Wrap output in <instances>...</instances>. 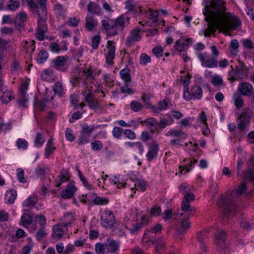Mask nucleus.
<instances>
[{
	"mask_svg": "<svg viewBox=\"0 0 254 254\" xmlns=\"http://www.w3.org/2000/svg\"><path fill=\"white\" fill-rule=\"evenodd\" d=\"M49 57L48 53L46 51H41L36 58V61L39 64H42L47 60Z\"/></svg>",
	"mask_w": 254,
	"mask_h": 254,
	"instance_id": "f704fd0d",
	"label": "nucleus"
},
{
	"mask_svg": "<svg viewBox=\"0 0 254 254\" xmlns=\"http://www.w3.org/2000/svg\"><path fill=\"white\" fill-rule=\"evenodd\" d=\"M93 79V70L88 68L87 70H84L82 71V74L80 77L73 76L70 78V82L74 86H80V82L82 81V86L84 88H88V79Z\"/></svg>",
	"mask_w": 254,
	"mask_h": 254,
	"instance_id": "423d86ee",
	"label": "nucleus"
},
{
	"mask_svg": "<svg viewBox=\"0 0 254 254\" xmlns=\"http://www.w3.org/2000/svg\"><path fill=\"white\" fill-rule=\"evenodd\" d=\"M197 239L200 245L201 249L203 251L205 252L206 251V246L204 242V240L207 237V232L199 231L197 233Z\"/></svg>",
	"mask_w": 254,
	"mask_h": 254,
	"instance_id": "a878e982",
	"label": "nucleus"
},
{
	"mask_svg": "<svg viewBox=\"0 0 254 254\" xmlns=\"http://www.w3.org/2000/svg\"><path fill=\"white\" fill-rule=\"evenodd\" d=\"M142 228V225L138 223L133 224L132 228L128 229L131 234H137L140 230Z\"/></svg>",
	"mask_w": 254,
	"mask_h": 254,
	"instance_id": "052dcab7",
	"label": "nucleus"
},
{
	"mask_svg": "<svg viewBox=\"0 0 254 254\" xmlns=\"http://www.w3.org/2000/svg\"><path fill=\"white\" fill-rule=\"evenodd\" d=\"M174 215L171 209L165 210L162 214V218L165 221H167Z\"/></svg>",
	"mask_w": 254,
	"mask_h": 254,
	"instance_id": "13d9d810",
	"label": "nucleus"
},
{
	"mask_svg": "<svg viewBox=\"0 0 254 254\" xmlns=\"http://www.w3.org/2000/svg\"><path fill=\"white\" fill-rule=\"evenodd\" d=\"M252 85L248 82H242L239 86V91L240 93L244 96H250L253 95Z\"/></svg>",
	"mask_w": 254,
	"mask_h": 254,
	"instance_id": "6ab92c4d",
	"label": "nucleus"
},
{
	"mask_svg": "<svg viewBox=\"0 0 254 254\" xmlns=\"http://www.w3.org/2000/svg\"><path fill=\"white\" fill-rule=\"evenodd\" d=\"M63 220L62 223L56 224L53 227L52 235L53 237L58 239L63 237L64 232L67 230L66 227L73 223L74 219L71 213H68L64 216Z\"/></svg>",
	"mask_w": 254,
	"mask_h": 254,
	"instance_id": "39448f33",
	"label": "nucleus"
},
{
	"mask_svg": "<svg viewBox=\"0 0 254 254\" xmlns=\"http://www.w3.org/2000/svg\"><path fill=\"white\" fill-rule=\"evenodd\" d=\"M185 134L182 129H170L166 134L167 136L178 137Z\"/></svg>",
	"mask_w": 254,
	"mask_h": 254,
	"instance_id": "ea45409f",
	"label": "nucleus"
},
{
	"mask_svg": "<svg viewBox=\"0 0 254 254\" xmlns=\"http://www.w3.org/2000/svg\"><path fill=\"white\" fill-rule=\"evenodd\" d=\"M218 64L216 58L211 57L206 60L203 66L208 68H214L217 67Z\"/></svg>",
	"mask_w": 254,
	"mask_h": 254,
	"instance_id": "72a5a7b5",
	"label": "nucleus"
},
{
	"mask_svg": "<svg viewBox=\"0 0 254 254\" xmlns=\"http://www.w3.org/2000/svg\"><path fill=\"white\" fill-rule=\"evenodd\" d=\"M233 99L235 105L237 109H240L243 106L244 101L241 95L238 93L235 94L233 96Z\"/></svg>",
	"mask_w": 254,
	"mask_h": 254,
	"instance_id": "473e14b6",
	"label": "nucleus"
},
{
	"mask_svg": "<svg viewBox=\"0 0 254 254\" xmlns=\"http://www.w3.org/2000/svg\"><path fill=\"white\" fill-rule=\"evenodd\" d=\"M190 95L191 99H200L202 97V90L201 88L198 85H193L191 89Z\"/></svg>",
	"mask_w": 254,
	"mask_h": 254,
	"instance_id": "b1692460",
	"label": "nucleus"
},
{
	"mask_svg": "<svg viewBox=\"0 0 254 254\" xmlns=\"http://www.w3.org/2000/svg\"><path fill=\"white\" fill-rule=\"evenodd\" d=\"M115 218L111 211H105L101 218L102 225L107 228H112L114 224Z\"/></svg>",
	"mask_w": 254,
	"mask_h": 254,
	"instance_id": "9d476101",
	"label": "nucleus"
},
{
	"mask_svg": "<svg viewBox=\"0 0 254 254\" xmlns=\"http://www.w3.org/2000/svg\"><path fill=\"white\" fill-rule=\"evenodd\" d=\"M14 97V96L13 95L12 91L9 90H6L3 93V95L0 98L3 103L7 104L11 101Z\"/></svg>",
	"mask_w": 254,
	"mask_h": 254,
	"instance_id": "bb28decb",
	"label": "nucleus"
},
{
	"mask_svg": "<svg viewBox=\"0 0 254 254\" xmlns=\"http://www.w3.org/2000/svg\"><path fill=\"white\" fill-rule=\"evenodd\" d=\"M141 31L139 28H136L130 31L126 39V46L129 47L135 42L139 41L141 39Z\"/></svg>",
	"mask_w": 254,
	"mask_h": 254,
	"instance_id": "9b49d317",
	"label": "nucleus"
},
{
	"mask_svg": "<svg viewBox=\"0 0 254 254\" xmlns=\"http://www.w3.org/2000/svg\"><path fill=\"white\" fill-rule=\"evenodd\" d=\"M104 243H98L95 246V251L97 254H107Z\"/></svg>",
	"mask_w": 254,
	"mask_h": 254,
	"instance_id": "a19ab883",
	"label": "nucleus"
},
{
	"mask_svg": "<svg viewBox=\"0 0 254 254\" xmlns=\"http://www.w3.org/2000/svg\"><path fill=\"white\" fill-rule=\"evenodd\" d=\"M158 12L157 11H151L149 10L148 12L146 13V15L147 17L150 20H152L153 22L157 23L158 19Z\"/></svg>",
	"mask_w": 254,
	"mask_h": 254,
	"instance_id": "09e8293b",
	"label": "nucleus"
},
{
	"mask_svg": "<svg viewBox=\"0 0 254 254\" xmlns=\"http://www.w3.org/2000/svg\"><path fill=\"white\" fill-rule=\"evenodd\" d=\"M47 0H39L37 9V12L39 16V19L38 21H44L46 22L47 19V11L46 9Z\"/></svg>",
	"mask_w": 254,
	"mask_h": 254,
	"instance_id": "ddd939ff",
	"label": "nucleus"
},
{
	"mask_svg": "<svg viewBox=\"0 0 254 254\" xmlns=\"http://www.w3.org/2000/svg\"><path fill=\"white\" fill-rule=\"evenodd\" d=\"M98 20L91 13H88L85 18V27L88 31H93L95 30L98 25Z\"/></svg>",
	"mask_w": 254,
	"mask_h": 254,
	"instance_id": "4468645a",
	"label": "nucleus"
},
{
	"mask_svg": "<svg viewBox=\"0 0 254 254\" xmlns=\"http://www.w3.org/2000/svg\"><path fill=\"white\" fill-rule=\"evenodd\" d=\"M20 221L22 222V225L25 226L32 222V218L30 215L26 213L22 215Z\"/></svg>",
	"mask_w": 254,
	"mask_h": 254,
	"instance_id": "49530a36",
	"label": "nucleus"
},
{
	"mask_svg": "<svg viewBox=\"0 0 254 254\" xmlns=\"http://www.w3.org/2000/svg\"><path fill=\"white\" fill-rule=\"evenodd\" d=\"M190 202L186 201H182L181 210L184 211L181 213H175L174 219L180 223V226L176 227V230L180 234H185L190 228V225L189 221L190 216L192 215L195 212V208L194 206H190Z\"/></svg>",
	"mask_w": 254,
	"mask_h": 254,
	"instance_id": "7ed1b4c3",
	"label": "nucleus"
},
{
	"mask_svg": "<svg viewBox=\"0 0 254 254\" xmlns=\"http://www.w3.org/2000/svg\"><path fill=\"white\" fill-rule=\"evenodd\" d=\"M249 168L244 173V179L249 180L254 186V157L251 159L249 163Z\"/></svg>",
	"mask_w": 254,
	"mask_h": 254,
	"instance_id": "a211bd4d",
	"label": "nucleus"
},
{
	"mask_svg": "<svg viewBox=\"0 0 254 254\" xmlns=\"http://www.w3.org/2000/svg\"><path fill=\"white\" fill-rule=\"evenodd\" d=\"M247 190L246 184L243 182L238 188L232 190L230 194L222 195L218 199L217 204L223 211V217L229 218L230 213L234 214L237 211V205L241 196Z\"/></svg>",
	"mask_w": 254,
	"mask_h": 254,
	"instance_id": "f03ea898",
	"label": "nucleus"
},
{
	"mask_svg": "<svg viewBox=\"0 0 254 254\" xmlns=\"http://www.w3.org/2000/svg\"><path fill=\"white\" fill-rule=\"evenodd\" d=\"M197 162V160L196 159L192 158V160L190 161L189 163V166H187L186 168L185 167L180 166L179 167V169L180 170L181 173L186 174V173L189 172L192 168L193 165L196 163Z\"/></svg>",
	"mask_w": 254,
	"mask_h": 254,
	"instance_id": "e433bc0d",
	"label": "nucleus"
},
{
	"mask_svg": "<svg viewBox=\"0 0 254 254\" xmlns=\"http://www.w3.org/2000/svg\"><path fill=\"white\" fill-rule=\"evenodd\" d=\"M111 182L113 183L114 185H117V187L119 189L124 188L126 185L123 178L120 176H114V179H112Z\"/></svg>",
	"mask_w": 254,
	"mask_h": 254,
	"instance_id": "2f4dec72",
	"label": "nucleus"
},
{
	"mask_svg": "<svg viewBox=\"0 0 254 254\" xmlns=\"http://www.w3.org/2000/svg\"><path fill=\"white\" fill-rule=\"evenodd\" d=\"M123 129L118 127H115L112 130V134L114 137L119 139L122 136Z\"/></svg>",
	"mask_w": 254,
	"mask_h": 254,
	"instance_id": "680f3d73",
	"label": "nucleus"
},
{
	"mask_svg": "<svg viewBox=\"0 0 254 254\" xmlns=\"http://www.w3.org/2000/svg\"><path fill=\"white\" fill-rule=\"evenodd\" d=\"M159 145L154 143L151 144L149 147V149L148 152L146 154V157L147 158V160L149 162L151 161L153 158L156 157L158 154V152L159 151Z\"/></svg>",
	"mask_w": 254,
	"mask_h": 254,
	"instance_id": "412c9836",
	"label": "nucleus"
},
{
	"mask_svg": "<svg viewBox=\"0 0 254 254\" xmlns=\"http://www.w3.org/2000/svg\"><path fill=\"white\" fill-rule=\"evenodd\" d=\"M101 39V38L99 35H97L93 37L92 39V47L93 49H97L100 43Z\"/></svg>",
	"mask_w": 254,
	"mask_h": 254,
	"instance_id": "6e6d98bb",
	"label": "nucleus"
},
{
	"mask_svg": "<svg viewBox=\"0 0 254 254\" xmlns=\"http://www.w3.org/2000/svg\"><path fill=\"white\" fill-rule=\"evenodd\" d=\"M61 175L58 177V179H56L55 181L56 186L57 187H59L62 183L65 182L68 180V178L67 177L68 172L66 170L63 169L61 173Z\"/></svg>",
	"mask_w": 254,
	"mask_h": 254,
	"instance_id": "393cba45",
	"label": "nucleus"
},
{
	"mask_svg": "<svg viewBox=\"0 0 254 254\" xmlns=\"http://www.w3.org/2000/svg\"><path fill=\"white\" fill-rule=\"evenodd\" d=\"M190 80V78L186 76H182L181 78V81L183 82L184 86L183 97L184 99L187 101H189L191 99V96L189 89Z\"/></svg>",
	"mask_w": 254,
	"mask_h": 254,
	"instance_id": "aec40b11",
	"label": "nucleus"
},
{
	"mask_svg": "<svg viewBox=\"0 0 254 254\" xmlns=\"http://www.w3.org/2000/svg\"><path fill=\"white\" fill-rule=\"evenodd\" d=\"M251 119V114L248 111L243 112L237 118L238 128L240 132L246 133L247 131V127L250 125Z\"/></svg>",
	"mask_w": 254,
	"mask_h": 254,
	"instance_id": "0eeeda50",
	"label": "nucleus"
},
{
	"mask_svg": "<svg viewBox=\"0 0 254 254\" xmlns=\"http://www.w3.org/2000/svg\"><path fill=\"white\" fill-rule=\"evenodd\" d=\"M107 253H113L119 249L120 243L113 239L108 238L104 243Z\"/></svg>",
	"mask_w": 254,
	"mask_h": 254,
	"instance_id": "dca6fc26",
	"label": "nucleus"
},
{
	"mask_svg": "<svg viewBox=\"0 0 254 254\" xmlns=\"http://www.w3.org/2000/svg\"><path fill=\"white\" fill-rule=\"evenodd\" d=\"M45 140L43 137V135L40 133H38L35 140V145L36 146H41L45 142Z\"/></svg>",
	"mask_w": 254,
	"mask_h": 254,
	"instance_id": "0e129e2a",
	"label": "nucleus"
},
{
	"mask_svg": "<svg viewBox=\"0 0 254 254\" xmlns=\"http://www.w3.org/2000/svg\"><path fill=\"white\" fill-rule=\"evenodd\" d=\"M121 92L122 93H126L128 95L134 93L133 90L129 87V82L125 83L124 86L121 87Z\"/></svg>",
	"mask_w": 254,
	"mask_h": 254,
	"instance_id": "5fc2aeb1",
	"label": "nucleus"
},
{
	"mask_svg": "<svg viewBox=\"0 0 254 254\" xmlns=\"http://www.w3.org/2000/svg\"><path fill=\"white\" fill-rule=\"evenodd\" d=\"M90 109H95L97 108H99L101 107L100 104V102L97 99H95L94 100H91L87 103Z\"/></svg>",
	"mask_w": 254,
	"mask_h": 254,
	"instance_id": "338daca9",
	"label": "nucleus"
},
{
	"mask_svg": "<svg viewBox=\"0 0 254 254\" xmlns=\"http://www.w3.org/2000/svg\"><path fill=\"white\" fill-rule=\"evenodd\" d=\"M190 40V39H187L186 40L179 39L176 42L174 45V49L182 57L185 63H186L188 59L186 49L189 46L188 42Z\"/></svg>",
	"mask_w": 254,
	"mask_h": 254,
	"instance_id": "6e6552de",
	"label": "nucleus"
},
{
	"mask_svg": "<svg viewBox=\"0 0 254 254\" xmlns=\"http://www.w3.org/2000/svg\"><path fill=\"white\" fill-rule=\"evenodd\" d=\"M95 128L94 126H89L84 124L82 126L81 132L91 136Z\"/></svg>",
	"mask_w": 254,
	"mask_h": 254,
	"instance_id": "8fccbe9b",
	"label": "nucleus"
},
{
	"mask_svg": "<svg viewBox=\"0 0 254 254\" xmlns=\"http://www.w3.org/2000/svg\"><path fill=\"white\" fill-rule=\"evenodd\" d=\"M107 49L108 52L106 55V62L109 64H112L115 58L116 51V48L113 42L110 41L107 42Z\"/></svg>",
	"mask_w": 254,
	"mask_h": 254,
	"instance_id": "f3484780",
	"label": "nucleus"
},
{
	"mask_svg": "<svg viewBox=\"0 0 254 254\" xmlns=\"http://www.w3.org/2000/svg\"><path fill=\"white\" fill-rule=\"evenodd\" d=\"M45 227H42L35 234V237L38 240H41L42 238L45 237L47 233L45 230Z\"/></svg>",
	"mask_w": 254,
	"mask_h": 254,
	"instance_id": "e2e57ef3",
	"label": "nucleus"
},
{
	"mask_svg": "<svg viewBox=\"0 0 254 254\" xmlns=\"http://www.w3.org/2000/svg\"><path fill=\"white\" fill-rule=\"evenodd\" d=\"M129 20L128 16L123 14L115 20L106 17L102 20L101 23L107 34L114 36L123 30L125 26L129 23Z\"/></svg>",
	"mask_w": 254,
	"mask_h": 254,
	"instance_id": "20e7f679",
	"label": "nucleus"
},
{
	"mask_svg": "<svg viewBox=\"0 0 254 254\" xmlns=\"http://www.w3.org/2000/svg\"><path fill=\"white\" fill-rule=\"evenodd\" d=\"M93 202L95 204L98 205H106L109 203V199L107 198L96 196L94 198Z\"/></svg>",
	"mask_w": 254,
	"mask_h": 254,
	"instance_id": "c03bdc74",
	"label": "nucleus"
},
{
	"mask_svg": "<svg viewBox=\"0 0 254 254\" xmlns=\"http://www.w3.org/2000/svg\"><path fill=\"white\" fill-rule=\"evenodd\" d=\"M151 62V57L145 53L140 55L139 58V64L142 65H145Z\"/></svg>",
	"mask_w": 254,
	"mask_h": 254,
	"instance_id": "37998d69",
	"label": "nucleus"
},
{
	"mask_svg": "<svg viewBox=\"0 0 254 254\" xmlns=\"http://www.w3.org/2000/svg\"><path fill=\"white\" fill-rule=\"evenodd\" d=\"M163 229L162 225L160 223H156L154 226L146 229L142 238L143 242H147L152 241L157 234L160 233Z\"/></svg>",
	"mask_w": 254,
	"mask_h": 254,
	"instance_id": "1a4fd4ad",
	"label": "nucleus"
},
{
	"mask_svg": "<svg viewBox=\"0 0 254 254\" xmlns=\"http://www.w3.org/2000/svg\"><path fill=\"white\" fill-rule=\"evenodd\" d=\"M76 190V188L73 184H68L61 194V197L64 199L71 198Z\"/></svg>",
	"mask_w": 254,
	"mask_h": 254,
	"instance_id": "4be33fe9",
	"label": "nucleus"
},
{
	"mask_svg": "<svg viewBox=\"0 0 254 254\" xmlns=\"http://www.w3.org/2000/svg\"><path fill=\"white\" fill-rule=\"evenodd\" d=\"M56 149V148L53 146V141L52 139L48 140L46 147L45 149V157L48 158L51 154Z\"/></svg>",
	"mask_w": 254,
	"mask_h": 254,
	"instance_id": "7c9ffc66",
	"label": "nucleus"
},
{
	"mask_svg": "<svg viewBox=\"0 0 254 254\" xmlns=\"http://www.w3.org/2000/svg\"><path fill=\"white\" fill-rule=\"evenodd\" d=\"M152 243L155 245V251L156 254H161L165 249V243L162 240H158L155 242L152 241Z\"/></svg>",
	"mask_w": 254,
	"mask_h": 254,
	"instance_id": "c756f323",
	"label": "nucleus"
},
{
	"mask_svg": "<svg viewBox=\"0 0 254 254\" xmlns=\"http://www.w3.org/2000/svg\"><path fill=\"white\" fill-rule=\"evenodd\" d=\"M66 60L63 56H58L55 59H53L51 64V66L57 70L62 71H65L67 70V67H64L66 63Z\"/></svg>",
	"mask_w": 254,
	"mask_h": 254,
	"instance_id": "f8f14e48",
	"label": "nucleus"
},
{
	"mask_svg": "<svg viewBox=\"0 0 254 254\" xmlns=\"http://www.w3.org/2000/svg\"><path fill=\"white\" fill-rule=\"evenodd\" d=\"M28 142L24 139L19 138L16 141V146L19 149H25L28 146Z\"/></svg>",
	"mask_w": 254,
	"mask_h": 254,
	"instance_id": "bf43d9fd",
	"label": "nucleus"
},
{
	"mask_svg": "<svg viewBox=\"0 0 254 254\" xmlns=\"http://www.w3.org/2000/svg\"><path fill=\"white\" fill-rule=\"evenodd\" d=\"M17 192L14 190L6 191L4 196V201L6 203L12 204L16 198Z\"/></svg>",
	"mask_w": 254,
	"mask_h": 254,
	"instance_id": "5701e85b",
	"label": "nucleus"
},
{
	"mask_svg": "<svg viewBox=\"0 0 254 254\" xmlns=\"http://www.w3.org/2000/svg\"><path fill=\"white\" fill-rule=\"evenodd\" d=\"M130 108L135 112L142 110L143 105L138 102L132 101L130 103Z\"/></svg>",
	"mask_w": 254,
	"mask_h": 254,
	"instance_id": "864d4df0",
	"label": "nucleus"
},
{
	"mask_svg": "<svg viewBox=\"0 0 254 254\" xmlns=\"http://www.w3.org/2000/svg\"><path fill=\"white\" fill-rule=\"evenodd\" d=\"M120 74L122 79L125 81V83L129 82L131 80V75L130 70L127 68L122 69L120 71Z\"/></svg>",
	"mask_w": 254,
	"mask_h": 254,
	"instance_id": "c85d7f7f",
	"label": "nucleus"
},
{
	"mask_svg": "<svg viewBox=\"0 0 254 254\" xmlns=\"http://www.w3.org/2000/svg\"><path fill=\"white\" fill-rule=\"evenodd\" d=\"M55 13L58 17H62L64 16L65 10L62 5L57 4L54 7Z\"/></svg>",
	"mask_w": 254,
	"mask_h": 254,
	"instance_id": "de8ad7c7",
	"label": "nucleus"
},
{
	"mask_svg": "<svg viewBox=\"0 0 254 254\" xmlns=\"http://www.w3.org/2000/svg\"><path fill=\"white\" fill-rule=\"evenodd\" d=\"M53 90L55 94L61 96L64 93V87L62 84L59 82H56L53 86Z\"/></svg>",
	"mask_w": 254,
	"mask_h": 254,
	"instance_id": "79ce46f5",
	"label": "nucleus"
},
{
	"mask_svg": "<svg viewBox=\"0 0 254 254\" xmlns=\"http://www.w3.org/2000/svg\"><path fill=\"white\" fill-rule=\"evenodd\" d=\"M27 18L26 14L24 12H18L16 13L15 21L14 23L20 25L23 23Z\"/></svg>",
	"mask_w": 254,
	"mask_h": 254,
	"instance_id": "58836bf2",
	"label": "nucleus"
},
{
	"mask_svg": "<svg viewBox=\"0 0 254 254\" xmlns=\"http://www.w3.org/2000/svg\"><path fill=\"white\" fill-rule=\"evenodd\" d=\"M18 98L17 103L20 106H25L28 102L27 95L19 94Z\"/></svg>",
	"mask_w": 254,
	"mask_h": 254,
	"instance_id": "69168bd1",
	"label": "nucleus"
},
{
	"mask_svg": "<svg viewBox=\"0 0 254 254\" xmlns=\"http://www.w3.org/2000/svg\"><path fill=\"white\" fill-rule=\"evenodd\" d=\"M7 9L14 11L19 7V3L17 0H9L6 3Z\"/></svg>",
	"mask_w": 254,
	"mask_h": 254,
	"instance_id": "c9c22d12",
	"label": "nucleus"
},
{
	"mask_svg": "<svg viewBox=\"0 0 254 254\" xmlns=\"http://www.w3.org/2000/svg\"><path fill=\"white\" fill-rule=\"evenodd\" d=\"M211 82L215 86H220L223 83V80L218 75H215L212 78Z\"/></svg>",
	"mask_w": 254,
	"mask_h": 254,
	"instance_id": "774afa93",
	"label": "nucleus"
},
{
	"mask_svg": "<svg viewBox=\"0 0 254 254\" xmlns=\"http://www.w3.org/2000/svg\"><path fill=\"white\" fill-rule=\"evenodd\" d=\"M48 26L46 22L38 21L37 28L36 33V38L40 41L45 39V33L47 31Z\"/></svg>",
	"mask_w": 254,
	"mask_h": 254,
	"instance_id": "2eb2a0df",
	"label": "nucleus"
},
{
	"mask_svg": "<svg viewBox=\"0 0 254 254\" xmlns=\"http://www.w3.org/2000/svg\"><path fill=\"white\" fill-rule=\"evenodd\" d=\"M38 201V198L36 196H32L26 199L23 203L25 207L34 206Z\"/></svg>",
	"mask_w": 254,
	"mask_h": 254,
	"instance_id": "4c0bfd02",
	"label": "nucleus"
},
{
	"mask_svg": "<svg viewBox=\"0 0 254 254\" xmlns=\"http://www.w3.org/2000/svg\"><path fill=\"white\" fill-rule=\"evenodd\" d=\"M87 10L91 13L99 14L100 13L101 8L97 3L90 1L87 5Z\"/></svg>",
	"mask_w": 254,
	"mask_h": 254,
	"instance_id": "cd10ccee",
	"label": "nucleus"
},
{
	"mask_svg": "<svg viewBox=\"0 0 254 254\" xmlns=\"http://www.w3.org/2000/svg\"><path fill=\"white\" fill-rule=\"evenodd\" d=\"M162 212L161 208L158 205H154L150 210V214L152 216L157 217L161 215Z\"/></svg>",
	"mask_w": 254,
	"mask_h": 254,
	"instance_id": "603ef678",
	"label": "nucleus"
},
{
	"mask_svg": "<svg viewBox=\"0 0 254 254\" xmlns=\"http://www.w3.org/2000/svg\"><path fill=\"white\" fill-rule=\"evenodd\" d=\"M91 149L94 151H98L101 150L103 148L102 142L98 140H94L91 144Z\"/></svg>",
	"mask_w": 254,
	"mask_h": 254,
	"instance_id": "3c124183",
	"label": "nucleus"
},
{
	"mask_svg": "<svg viewBox=\"0 0 254 254\" xmlns=\"http://www.w3.org/2000/svg\"><path fill=\"white\" fill-rule=\"evenodd\" d=\"M226 1L224 0H209L205 4L203 13L208 23V28L214 34L217 29L226 31L235 30L241 21L236 16L226 13Z\"/></svg>",
	"mask_w": 254,
	"mask_h": 254,
	"instance_id": "f257e3e1",
	"label": "nucleus"
},
{
	"mask_svg": "<svg viewBox=\"0 0 254 254\" xmlns=\"http://www.w3.org/2000/svg\"><path fill=\"white\" fill-rule=\"evenodd\" d=\"M147 126H150L154 127V129H157L158 121L155 118L147 119L144 122Z\"/></svg>",
	"mask_w": 254,
	"mask_h": 254,
	"instance_id": "4d7b16f0",
	"label": "nucleus"
},
{
	"mask_svg": "<svg viewBox=\"0 0 254 254\" xmlns=\"http://www.w3.org/2000/svg\"><path fill=\"white\" fill-rule=\"evenodd\" d=\"M90 135L81 132L78 138V144L82 145L88 143L89 142Z\"/></svg>",
	"mask_w": 254,
	"mask_h": 254,
	"instance_id": "a18cd8bd",
	"label": "nucleus"
}]
</instances>
